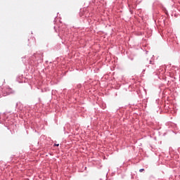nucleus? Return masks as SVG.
Returning a JSON list of instances; mask_svg holds the SVG:
<instances>
[{
	"mask_svg": "<svg viewBox=\"0 0 180 180\" xmlns=\"http://www.w3.org/2000/svg\"><path fill=\"white\" fill-rule=\"evenodd\" d=\"M144 171V169H139V172H143Z\"/></svg>",
	"mask_w": 180,
	"mask_h": 180,
	"instance_id": "f257e3e1",
	"label": "nucleus"
},
{
	"mask_svg": "<svg viewBox=\"0 0 180 180\" xmlns=\"http://www.w3.org/2000/svg\"><path fill=\"white\" fill-rule=\"evenodd\" d=\"M54 146H56V147H58L59 144H55Z\"/></svg>",
	"mask_w": 180,
	"mask_h": 180,
	"instance_id": "f03ea898",
	"label": "nucleus"
}]
</instances>
